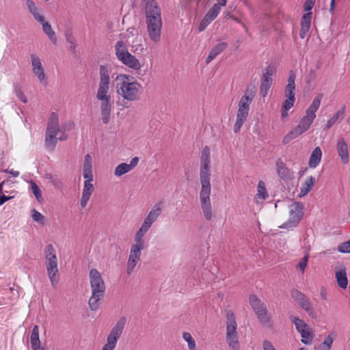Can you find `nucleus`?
Here are the masks:
<instances>
[{
    "mask_svg": "<svg viewBox=\"0 0 350 350\" xmlns=\"http://www.w3.org/2000/svg\"><path fill=\"white\" fill-rule=\"evenodd\" d=\"M337 151L343 163L346 164L349 162V150L348 146L345 139L340 138L337 142Z\"/></svg>",
    "mask_w": 350,
    "mask_h": 350,
    "instance_id": "nucleus-26",
    "label": "nucleus"
},
{
    "mask_svg": "<svg viewBox=\"0 0 350 350\" xmlns=\"http://www.w3.org/2000/svg\"><path fill=\"white\" fill-rule=\"evenodd\" d=\"M147 25V32L150 39L157 43L161 40L162 21L158 20L154 21H146Z\"/></svg>",
    "mask_w": 350,
    "mask_h": 350,
    "instance_id": "nucleus-16",
    "label": "nucleus"
},
{
    "mask_svg": "<svg viewBox=\"0 0 350 350\" xmlns=\"http://www.w3.org/2000/svg\"><path fill=\"white\" fill-rule=\"evenodd\" d=\"M111 70L105 66L99 68V80L96 98L100 103L112 101V90L111 89Z\"/></svg>",
    "mask_w": 350,
    "mask_h": 350,
    "instance_id": "nucleus-6",
    "label": "nucleus"
},
{
    "mask_svg": "<svg viewBox=\"0 0 350 350\" xmlns=\"http://www.w3.org/2000/svg\"><path fill=\"white\" fill-rule=\"evenodd\" d=\"M295 78L296 75L293 70H290L288 78V83L285 87L284 94L286 98L295 99Z\"/></svg>",
    "mask_w": 350,
    "mask_h": 350,
    "instance_id": "nucleus-24",
    "label": "nucleus"
},
{
    "mask_svg": "<svg viewBox=\"0 0 350 350\" xmlns=\"http://www.w3.org/2000/svg\"><path fill=\"white\" fill-rule=\"evenodd\" d=\"M31 190L33 195L35 196L36 200L38 202H41L43 200L42 191L40 189L39 187L36 185V183L33 181L30 182Z\"/></svg>",
    "mask_w": 350,
    "mask_h": 350,
    "instance_id": "nucleus-40",
    "label": "nucleus"
},
{
    "mask_svg": "<svg viewBox=\"0 0 350 350\" xmlns=\"http://www.w3.org/2000/svg\"><path fill=\"white\" fill-rule=\"evenodd\" d=\"M292 322L295 324L296 329L298 332H299V330L301 329L308 328V325L306 324L303 320L297 317H294L293 319L292 320Z\"/></svg>",
    "mask_w": 350,
    "mask_h": 350,
    "instance_id": "nucleus-47",
    "label": "nucleus"
},
{
    "mask_svg": "<svg viewBox=\"0 0 350 350\" xmlns=\"http://www.w3.org/2000/svg\"><path fill=\"white\" fill-rule=\"evenodd\" d=\"M92 167V157L87 154L85 155L82 163L83 177L84 178H94Z\"/></svg>",
    "mask_w": 350,
    "mask_h": 350,
    "instance_id": "nucleus-23",
    "label": "nucleus"
},
{
    "mask_svg": "<svg viewBox=\"0 0 350 350\" xmlns=\"http://www.w3.org/2000/svg\"><path fill=\"white\" fill-rule=\"evenodd\" d=\"M219 13V7L217 4H215L214 6L208 11L206 15L204 16L205 19H207L208 23H211L214 20Z\"/></svg>",
    "mask_w": 350,
    "mask_h": 350,
    "instance_id": "nucleus-42",
    "label": "nucleus"
},
{
    "mask_svg": "<svg viewBox=\"0 0 350 350\" xmlns=\"http://www.w3.org/2000/svg\"><path fill=\"white\" fill-rule=\"evenodd\" d=\"M238 15L239 12L236 10V8H233L232 10L224 12V21L232 20L236 23H240Z\"/></svg>",
    "mask_w": 350,
    "mask_h": 350,
    "instance_id": "nucleus-36",
    "label": "nucleus"
},
{
    "mask_svg": "<svg viewBox=\"0 0 350 350\" xmlns=\"http://www.w3.org/2000/svg\"><path fill=\"white\" fill-rule=\"evenodd\" d=\"M208 24H210V23H208L207 21V19H205L204 18V19L201 21V23L199 25V31H204Z\"/></svg>",
    "mask_w": 350,
    "mask_h": 350,
    "instance_id": "nucleus-61",
    "label": "nucleus"
},
{
    "mask_svg": "<svg viewBox=\"0 0 350 350\" xmlns=\"http://www.w3.org/2000/svg\"><path fill=\"white\" fill-rule=\"evenodd\" d=\"M248 111L249 109L239 107L237 115L242 118H247L248 116Z\"/></svg>",
    "mask_w": 350,
    "mask_h": 350,
    "instance_id": "nucleus-58",
    "label": "nucleus"
},
{
    "mask_svg": "<svg viewBox=\"0 0 350 350\" xmlns=\"http://www.w3.org/2000/svg\"><path fill=\"white\" fill-rule=\"evenodd\" d=\"M295 101V99L287 98L283 103L282 108L286 110H289L293 106Z\"/></svg>",
    "mask_w": 350,
    "mask_h": 350,
    "instance_id": "nucleus-54",
    "label": "nucleus"
},
{
    "mask_svg": "<svg viewBox=\"0 0 350 350\" xmlns=\"http://www.w3.org/2000/svg\"><path fill=\"white\" fill-rule=\"evenodd\" d=\"M276 171L278 176L283 180H288L293 178V172L288 169L281 159L276 161Z\"/></svg>",
    "mask_w": 350,
    "mask_h": 350,
    "instance_id": "nucleus-20",
    "label": "nucleus"
},
{
    "mask_svg": "<svg viewBox=\"0 0 350 350\" xmlns=\"http://www.w3.org/2000/svg\"><path fill=\"white\" fill-rule=\"evenodd\" d=\"M249 302L260 323L267 327H271L273 324L271 317L265 303L254 294L250 295Z\"/></svg>",
    "mask_w": 350,
    "mask_h": 350,
    "instance_id": "nucleus-8",
    "label": "nucleus"
},
{
    "mask_svg": "<svg viewBox=\"0 0 350 350\" xmlns=\"http://www.w3.org/2000/svg\"><path fill=\"white\" fill-rule=\"evenodd\" d=\"M163 212V202H157L144 218L134 237V243L131 247L143 250L146 247L144 236Z\"/></svg>",
    "mask_w": 350,
    "mask_h": 350,
    "instance_id": "nucleus-3",
    "label": "nucleus"
},
{
    "mask_svg": "<svg viewBox=\"0 0 350 350\" xmlns=\"http://www.w3.org/2000/svg\"><path fill=\"white\" fill-rule=\"evenodd\" d=\"M126 323V318L122 317L118 319L111 328L107 337L106 343L101 350H114L118 340L120 338Z\"/></svg>",
    "mask_w": 350,
    "mask_h": 350,
    "instance_id": "nucleus-11",
    "label": "nucleus"
},
{
    "mask_svg": "<svg viewBox=\"0 0 350 350\" xmlns=\"http://www.w3.org/2000/svg\"><path fill=\"white\" fill-rule=\"evenodd\" d=\"M304 205L301 202H294L289 206V218L280 228H290L295 227L304 215Z\"/></svg>",
    "mask_w": 350,
    "mask_h": 350,
    "instance_id": "nucleus-12",
    "label": "nucleus"
},
{
    "mask_svg": "<svg viewBox=\"0 0 350 350\" xmlns=\"http://www.w3.org/2000/svg\"><path fill=\"white\" fill-rule=\"evenodd\" d=\"M15 92L16 96L24 103H26L27 102V99L24 94V92L18 88H16L15 89Z\"/></svg>",
    "mask_w": 350,
    "mask_h": 350,
    "instance_id": "nucleus-55",
    "label": "nucleus"
},
{
    "mask_svg": "<svg viewBox=\"0 0 350 350\" xmlns=\"http://www.w3.org/2000/svg\"><path fill=\"white\" fill-rule=\"evenodd\" d=\"M323 97V94H317L315 98L313 99L312 103L309 106V107L307 109L306 111V116L304 117L308 118L311 120L312 121H314V120L316 118V111L319 108L321 100Z\"/></svg>",
    "mask_w": 350,
    "mask_h": 350,
    "instance_id": "nucleus-21",
    "label": "nucleus"
},
{
    "mask_svg": "<svg viewBox=\"0 0 350 350\" xmlns=\"http://www.w3.org/2000/svg\"><path fill=\"white\" fill-rule=\"evenodd\" d=\"M30 340L33 350H44V349L41 347L40 345V340L39 338V327L38 325H35L33 327Z\"/></svg>",
    "mask_w": 350,
    "mask_h": 350,
    "instance_id": "nucleus-27",
    "label": "nucleus"
},
{
    "mask_svg": "<svg viewBox=\"0 0 350 350\" xmlns=\"http://www.w3.org/2000/svg\"><path fill=\"white\" fill-rule=\"evenodd\" d=\"M45 267L47 275L52 286H55L58 281V262L56 250L51 244L47 245L44 250Z\"/></svg>",
    "mask_w": 350,
    "mask_h": 350,
    "instance_id": "nucleus-7",
    "label": "nucleus"
},
{
    "mask_svg": "<svg viewBox=\"0 0 350 350\" xmlns=\"http://www.w3.org/2000/svg\"><path fill=\"white\" fill-rule=\"evenodd\" d=\"M345 106H343L341 109L338 110L335 114L333 115L332 118H330L325 127L324 130H329L334 124V123L338 120L340 117H342L345 113Z\"/></svg>",
    "mask_w": 350,
    "mask_h": 350,
    "instance_id": "nucleus-34",
    "label": "nucleus"
},
{
    "mask_svg": "<svg viewBox=\"0 0 350 350\" xmlns=\"http://www.w3.org/2000/svg\"><path fill=\"white\" fill-rule=\"evenodd\" d=\"M315 182V179L312 176L308 177L306 180L300 191V196H304L306 195L311 189L312 186L314 185Z\"/></svg>",
    "mask_w": 350,
    "mask_h": 350,
    "instance_id": "nucleus-35",
    "label": "nucleus"
},
{
    "mask_svg": "<svg viewBox=\"0 0 350 350\" xmlns=\"http://www.w3.org/2000/svg\"><path fill=\"white\" fill-rule=\"evenodd\" d=\"M254 95L252 92H250L248 90L245 91L244 96L241 98L239 107L249 109L250 104L251 103L253 99Z\"/></svg>",
    "mask_w": 350,
    "mask_h": 350,
    "instance_id": "nucleus-33",
    "label": "nucleus"
},
{
    "mask_svg": "<svg viewBox=\"0 0 350 350\" xmlns=\"http://www.w3.org/2000/svg\"><path fill=\"white\" fill-rule=\"evenodd\" d=\"M256 197L265 200L267 197L268 194L265 187V184L263 181L260 180L258 184V193Z\"/></svg>",
    "mask_w": 350,
    "mask_h": 350,
    "instance_id": "nucleus-38",
    "label": "nucleus"
},
{
    "mask_svg": "<svg viewBox=\"0 0 350 350\" xmlns=\"http://www.w3.org/2000/svg\"><path fill=\"white\" fill-rule=\"evenodd\" d=\"M237 323L234 313L228 310L226 313V342L232 350H239Z\"/></svg>",
    "mask_w": 350,
    "mask_h": 350,
    "instance_id": "nucleus-9",
    "label": "nucleus"
},
{
    "mask_svg": "<svg viewBox=\"0 0 350 350\" xmlns=\"http://www.w3.org/2000/svg\"><path fill=\"white\" fill-rule=\"evenodd\" d=\"M83 188L80 200V205L82 208H85L94 191V185L92 181L94 178H84Z\"/></svg>",
    "mask_w": 350,
    "mask_h": 350,
    "instance_id": "nucleus-18",
    "label": "nucleus"
},
{
    "mask_svg": "<svg viewBox=\"0 0 350 350\" xmlns=\"http://www.w3.org/2000/svg\"><path fill=\"white\" fill-rule=\"evenodd\" d=\"M67 139V135L60 127L59 118L57 113H51L45 135V144L48 149L53 150L58 140L64 141Z\"/></svg>",
    "mask_w": 350,
    "mask_h": 350,
    "instance_id": "nucleus-5",
    "label": "nucleus"
},
{
    "mask_svg": "<svg viewBox=\"0 0 350 350\" xmlns=\"http://www.w3.org/2000/svg\"><path fill=\"white\" fill-rule=\"evenodd\" d=\"M304 132L300 126H297L295 128L289 131L283 138L282 143L286 145L290 143L291 140L298 137L299 135L303 134Z\"/></svg>",
    "mask_w": 350,
    "mask_h": 350,
    "instance_id": "nucleus-30",
    "label": "nucleus"
},
{
    "mask_svg": "<svg viewBox=\"0 0 350 350\" xmlns=\"http://www.w3.org/2000/svg\"><path fill=\"white\" fill-rule=\"evenodd\" d=\"M275 72V68L273 66L269 65L265 68L261 78L260 87V94L262 97H265L267 95L273 82L272 76Z\"/></svg>",
    "mask_w": 350,
    "mask_h": 350,
    "instance_id": "nucleus-14",
    "label": "nucleus"
},
{
    "mask_svg": "<svg viewBox=\"0 0 350 350\" xmlns=\"http://www.w3.org/2000/svg\"><path fill=\"white\" fill-rule=\"evenodd\" d=\"M291 297L296 302H297V304L302 301L306 297L305 294L298 291L297 289H293L291 292Z\"/></svg>",
    "mask_w": 350,
    "mask_h": 350,
    "instance_id": "nucleus-44",
    "label": "nucleus"
},
{
    "mask_svg": "<svg viewBox=\"0 0 350 350\" xmlns=\"http://www.w3.org/2000/svg\"><path fill=\"white\" fill-rule=\"evenodd\" d=\"M30 59L33 75L40 85L46 86L49 83V79L40 58L36 54H31Z\"/></svg>",
    "mask_w": 350,
    "mask_h": 350,
    "instance_id": "nucleus-13",
    "label": "nucleus"
},
{
    "mask_svg": "<svg viewBox=\"0 0 350 350\" xmlns=\"http://www.w3.org/2000/svg\"><path fill=\"white\" fill-rule=\"evenodd\" d=\"M116 54L118 59L124 65L138 70L142 66L139 61L133 55H131L123 41H118L115 44Z\"/></svg>",
    "mask_w": 350,
    "mask_h": 350,
    "instance_id": "nucleus-10",
    "label": "nucleus"
},
{
    "mask_svg": "<svg viewBox=\"0 0 350 350\" xmlns=\"http://www.w3.org/2000/svg\"><path fill=\"white\" fill-rule=\"evenodd\" d=\"M210 150L205 147L203 149L200 162V184L201 189L200 191V202L204 218L210 220L213 217L212 206L210 200L211 192L210 183Z\"/></svg>",
    "mask_w": 350,
    "mask_h": 350,
    "instance_id": "nucleus-1",
    "label": "nucleus"
},
{
    "mask_svg": "<svg viewBox=\"0 0 350 350\" xmlns=\"http://www.w3.org/2000/svg\"><path fill=\"white\" fill-rule=\"evenodd\" d=\"M161 12V9L155 0L148 1L146 5V21H162Z\"/></svg>",
    "mask_w": 350,
    "mask_h": 350,
    "instance_id": "nucleus-15",
    "label": "nucleus"
},
{
    "mask_svg": "<svg viewBox=\"0 0 350 350\" xmlns=\"http://www.w3.org/2000/svg\"><path fill=\"white\" fill-rule=\"evenodd\" d=\"M4 184V182H2L0 183V206L4 204L6 201L10 200L12 198V196H6L4 194H3V185Z\"/></svg>",
    "mask_w": 350,
    "mask_h": 350,
    "instance_id": "nucleus-52",
    "label": "nucleus"
},
{
    "mask_svg": "<svg viewBox=\"0 0 350 350\" xmlns=\"http://www.w3.org/2000/svg\"><path fill=\"white\" fill-rule=\"evenodd\" d=\"M142 250H141L131 247L128 261L126 263L127 274H131L135 269L137 263L139 262L142 256Z\"/></svg>",
    "mask_w": 350,
    "mask_h": 350,
    "instance_id": "nucleus-17",
    "label": "nucleus"
},
{
    "mask_svg": "<svg viewBox=\"0 0 350 350\" xmlns=\"http://www.w3.org/2000/svg\"><path fill=\"white\" fill-rule=\"evenodd\" d=\"M312 12L304 14L301 19V27L310 29L312 19Z\"/></svg>",
    "mask_w": 350,
    "mask_h": 350,
    "instance_id": "nucleus-43",
    "label": "nucleus"
},
{
    "mask_svg": "<svg viewBox=\"0 0 350 350\" xmlns=\"http://www.w3.org/2000/svg\"><path fill=\"white\" fill-rule=\"evenodd\" d=\"M66 40L70 44V48L74 49L76 46L75 39L71 36V35L66 34Z\"/></svg>",
    "mask_w": 350,
    "mask_h": 350,
    "instance_id": "nucleus-59",
    "label": "nucleus"
},
{
    "mask_svg": "<svg viewBox=\"0 0 350 350\" xmlns=\"http://www.w3.org/2000/svg\"><path fill=\"white\" fill-rule=\"evenodd\" d=\"M113 100L99 103V109L102 122L104 124H108L110 120Z\"/></svg>",
    "mask_w": 350,
    "mask_h": 350,
    "instance_id": "nucleus-22",
    "label": "nucleus"
},
{
    "mask_svg": "<svg viewBox=\"0 0 350 350\" xmlns=\"http://www.w3.org/2000/svg\"><path fill=\"white\" fill-rule=\"evenodd\" d=\"M183 338L187 343L189 350H196V341L189 332H184L183 334Z\"/></svg>",
    "mask_w": 350,
    "mask_h": 350,
    "instance_id": "nucleus-37",
    "label": "nucleus"
},
{
    "mask_svg": "<svg viewBox=\"0 0 350 350\" xmlns=\"http://www.w3.org/2000/svg\"><path fill=\"white\" fill-rule=\"evenodd\" d=\"M92 295L88 304L92 311L97 310L100 307V301L103 299L106 286L101 273L96 269H92L89 273Z\"/></svg>",
    "mask_w": 350,
    "mask_h": 350,
    "instance_id": "nucleus-4",
    "label": "nucleus"
},
{
    "mask_svg": "<svg viewBox=\"0 0 350 350\" xmlns=\"http://www.w3.org/2000/svg\"><path fill=\"white\" fill-rule=\"evenodd\" d=\"M45 178L55 187L60 188L62 186L60 178L57 175L46 174Z\"/></svg>",
    "mask_w": 350,
    "mask_h": 350,
    "instance_id": "nucleus-41",
    "label": "nucleus"
},
{
    "mask_svg": "<svg viewBox=\"0 0 350 350\" xmlns=\"http://www.w3.org/2000/svg\"><path fill=\"white\" fill-rule=\"evenodd\" d=\"M338 250L341 253H350V239L348 241L340 243L338 246Z\"/></svg>",
    "mask_w": 350,
    "mask_h": 350,
    "instance_id": "nucleus-50",
    "label": "nucleus"
},
{
    "mask_svg": "<svg viewBox=\"0 0 350 350\" xmlns=\"http://www.w3.org/2000/svg\"><path fill=\"white\" fill-rule=\"evenodd\" d=\"M308 256H305L301 260V261L299 262L297 267L301 271H304L307 266V264H308Z\"/></svg>",
    "mask_w": 350,
    "mask_h": 350,
    "instance_id": "nucleus-56",
    "label": "nucleus"
},
{
    "mask_svg": "<svg viewBox=\"0 0 350 350\" xmlns=\"http://www.w3.org/2000/svg\"><path fill=\"white\" fill-rule=\"evenodd\" d=\"M298 304L312 319H316L317 318V313L312 307V304L307 296L302 301L298 303Z\"/></svg>",
    "mask_w": 350,
    "mask_h": 350,
    "instance_id": "nucleus-28",
    "label": "nucleus"
},
{
    "mask_svg": "<svg viewBox=\"0 0 350 350\" xmlns=\"http://www.w3.org/2000/svg\"><path fill=\"white\" fill-rule=\"evenodd\" d=\"M139 158L135 157L131 160L130 163H122L119 164L114 170V175L117 177H120L122 175L131 172L137 166Z\"/></svg>",
    "mask_w": 350,
    "mask_h": 350,
    "instance_id": "nucleus-19",
    "label": "nucleus"
},
{
    "mask_svg": "<svg viewBox=\"0 0 350 350\" xmlns=\"http://www.w3.org/2000/svg\"><path fill=\"white\" fill-rule=\"evenodd\" d=\"M116 93L129 102L139 100L142 92V85L133 77L120 74L115 78Z\"/></svg>",
    "mask_w": 350,
    "mask_h": 350,
    "instance_id": "nucleus-2",
    "label": "nucleus"
},
{
    "mask_svg": "<svg viewBox=\"0 0 350 350\" xmlns=\"http://www.w3.org/2000/svg\"><path fill=\"white\" fill-rule=\"evenodd\" d=\"M333 343V338L330 335L326 337L324 342L319 346L321 350H329Z\"/></svg>",
    "mask_w": 350,
    "mask_h": 350,
    "instance_id": "nucleus-46",
    "label": "nucleus"
},
{
    "mask_svg": "<svg viewBox=\"0 0 350 350\" xmlns=\"http://www.w3.org/2000/svg\"><path fill=\"white\" fill-rule=\"evenodd\" d=\"M219 54V48L217 46L214 47L211 52L209 53L208 57H206L205 62L206 64H209L213 59H214Z\"/></svg>",
    "mask_w": 350,
    "mask_h": 350,
    "instance_id": "nucleus-51",
    "label": "nucleus"
},
{
    "mask_svg": "<svg viewBox=\"0 0 350 350\" xmlns=\"http://www.w3.org/2000/svg\"><path fill=\"white\" fill-rule=\"evenodd\" d=\"M322 152L320 147H316L312 154H310L308 165L310 167L314 168L316 167L320 163L321 159Z\"/></svg>",
    "mask_w": 350,
    "mask_h": 350,
    "instance_id": "nucleus-29",
    "label": "nucleus"
},
{
    "mask_svg": "<svg viewBox=\"0 0 350 350\" xmlns=\"http://www.w3.org/2000/svg\"><path fill=\"white\" fill-rule=\"evenodd\" d=\"M315 0H306L304 4V10L307 12H311V10L314 7Z\"/></svg>",
    "mask_w": 350,
    "mask_h": 350,
    "instance_id": "nucleus-53",
    "label": "nucleus"
},
{
    "mask_svg": "<svg viewBox=\"0 0 350 350\" xmlns=\"http://www.w3.org/2000/svg\"><path fill=\"white\" fill-rule=\"evenodd\" d=\"M301 334L302 337L301 342L305 345H308L311 343L312 336L310 332L309 327L308 328H305L304 329H301L299 332Z\"/></svg>",
    "mask_w": 350,
    "mask_h": 350,
    "instance_id": "nucleus-39",
    "label": "nucleus"
},
{
    "mask_svg": "<svg viewBox=\"0 0 350 350\" xmlns=\"http://www.w3.org/2000/svg\"><path fill=\"white\" fill-rule=\"evenodd\" d=\"M5 172L12 174L14 177H17L19 176V172L14 170H5Z\"/></svg>",
    "mask_w": 350,
    "mask_h": 350,
    "instance_id": "nucleus-63",
    "label": "nucleus"
},
{
    "mask_svg": "<svg viewBox=\"0 0 350 350\" xmlns=\"http://www.w3.org/2000/svg\"><path fill=\"white\" fill-rule=\"evenodd\" d=\"M247 118H242L239 116H237V120H236V122L234 125V133H238L239 132L241 126H243V123L245 122V121L246 120Z\"/></svg>",
    "mask_w": 350,
    "mask_h": 350,
    "instance_id": "nucleus-49",
    "label": "nucleus"
},
{
    "mask_svg": "<svg viewBox=\"0 0 350 350\" xmlns=\"http://www.w3.org/2000/svg\"><path fill=\"white\" fill-rule=\"evenodd\" d=\"M312 122H313V121H312L311 120L306 118L305 117H303L301 119L299 124L297 126H300L304 132H306V131H308L309 129V128Z\"/></svg>",
    "mask_w": 350,
    "mask_h": 350,
    "instance_id": "nucleus-45",
    "label": "nucleus"
},
{
    "mask_svg": "<svg viewBox=\"0 0 350 350\" xmlns=\"http://www.w3.org/2000/svg\"><path fill=\"white\" fill-rule=\"evenodd\" d=\"M263 350H276L269 340H264L262 343Z\"/></svg>",
    "mask_w": 350,
    "mask_h": 350,
    "instance_id": "nucleus-57",
    "label": "nucleus"
},
{
    "mask_svg": "<svg viewBox=\"0 0 350 350\" xmlns=\"http://www.w3.org/2000/svg\"><path fill=\"white\" fill-rule=\"evenodd\" d=\"M336 278L338 285L340 288L345 289L348 284V279L345 269L337 271L336 272Z\"/></svg>",
    "mask_w": 350,
    "mask_h": 350,
    "instance_id": "nucleus-31",
    "label": "nucleus"
},
{
    "mask_svg": "<svg viewBox=\"0 0 350 350\" xmlns=\"http://www.w3.org/2000/svg\"><path fill=\"white\" fill-rule=\"evenodd\" d=\"M309 29L305 27H301L299 36L301 38L304 39L306 36V33L308 32Z\"/></svg>",
    "mask_w": 350,
    "mask_h": 350,
    "instance_id": "nucleus-62",
    "label": "nucleus"
},
{
    "mask_svg": "<svg viewBox=\"0 0 350 350\" xmlns=\"http://www.w3.org/2000/svg\"><path fill=\"white\" fill-rule=\"evenodd\" d=\"M132 47H133V51L137 54H141L144 51V47L141 44L135 45V46H133Z\"/></svg>",
    "mask_w": 350,
    "mask_h": 350,
    "instance_id": "nucleus-60",
    "label": "nucleus"
},
{
    "mask_svg": "<svg viewBox=\"0 0 350 350\" xmlns=\"http://www.w3.org/2000/svg\"><path fill=\"white\" fill-rule=\"evenodd\" d=\"M26 5L34 19L39 23H42L45 18L42 14V9L38 7L32 0H27Z\"/></svg>",
    "mask_w": 350,
    "mask_h": 350,
    "instance_id": "nucleus-25",
    "label": "nucleus"
},
{
    "mask_svg": "<svg viewBox=\"0 0 350 350\" xmlns=\"http://www.w3.org/2000/svg\"><path fill=\"white\" fill-rule=\"evenodd\" d=\"M31 217L34 221L43 224L44 217L36 209H32L31 211Z\"/></svg>",
    "mask_w": 350,
    "mask_h": 350,
    "instance_id": "nucleus-48",
    "label": "nucleus"
},
{
    "mask_svg": "<svg viewBox=\"0 0 350 350\" xmlns=\"http://www.w3.org/2000/svg\"><path fill=\"white\" fill-rule=\"evenodd\" d=\"M320 295L322 299H327V292L324 287H322L320 292Z\"/></svg>",
    "mask_w": 350,
    "mask_h": 350,
    "instance_id": "nucleus-64",
    "label": "nucleus"
},
{
    "mask_svg": "<svg viewBox=\"0 0 350 350\" xmlns=\"http://www.w3.org/2000/svg\"><path fill=\"white\" fill-rule=\"evenodd\" d=\"M42 26V30L45 34H46L50 39V40L53 43L56 44L57 41V38L55 31L53 30L51 25L45 21V19L42 23H40Z\"/></svg>",
    "mask_w": 350,
    "mask_h": 350,
    "instance_id": "nucleus-32",
    "label": "nucleus"
}]
</instances>
